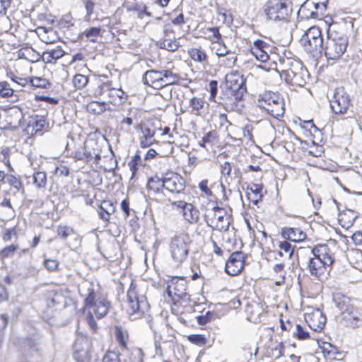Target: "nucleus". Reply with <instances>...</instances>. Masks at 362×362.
<instances>
[{
	"label": "nucleus",
	"mask_w": 362,
	"mask_h": 362,
	"mask_svg": "<svg viewBox=\"0 0 362 362\" xmlns=\"http://www.w3.org/2000/svg\"><path fill=\"white\" fill-rule=\"evenodd\" d=\"M6 179V182L17 190H20L21 188H23L22 182L15 175L11 174L7 175Z\"/></svg>",
	"instance_id": "48"
},
{
	"label": "nucleus",
	"mask_w": 362,
	"mask_h": 362,
	"mask_svg": "<svg viewBox=\"0 0 362 362\" xmlns=\"http://www.w3.org/2000/svg\"><path fill=\"white\" fill-rule=\"evenodd\" d=\"M321 349L325 356L327 357L329 359H335L337 358V355L340 354L337 351V348L329 343H324Z\"/></svg>",
	"instance_id": "40"
},
{
	"label": "nucleus",
	"mask_w": 362,
	"mask_h": 362,
	"mask_svg": "<svg viewBox=\"0 0 362 362\" xmlns=\"http://www.w3.org/2000/svg\"><path fill=\"white\" fill-rule=\"evenodd\" d=\"M209 181L203 180L199 183V188L206 196H212V191L209 187Z\"/></svg>",
	"instance_id": "57"
},
{
	"label": "nucleus",
	"mask_w": 362,
	"mask_h": 362,
	"mask_svg": "<svg viewBox=\"0 0 362 362\" xmlns=\"http://www.w3.org/2000/svg\"><path fill=\"white\" fill-rule=\"evenodd\" d=\"M164 188L171 193L180 194L185 188V182L180 175L170 172L164 176Z\"/></svg>",
	"instance_id": "17"
},
{
	"label": "nucleus",
	"mask_w": 362,
	"mask_h": 362,
	"mask_svg": "<svg viewBox=\"0 0 362 362\" xmlns=\"http://www.w3.org/2000/svg\"><path fill=\"white\" fill-rule=\"evenodd\" d=\"M257 106L265 110L275 118L284 114V103L279 94L274 92H265L258 97Z\"/></svg>",
	"instance_id": "5"
},
{
	"label": "nucleus",
	"mask_w": 362,
	"mask_h": 362,
	"mask_svg": "<svg viewBox=\"0 0 362 362\" xmlns=\"http://www.w3.org/2000/svg\"><path fill=\"white\" fill-rule=\"evenodd\" d=\"M214 313L207 311L204 315L197 317V321L199 325H204L214 319Z\"/></svg>",
	"instance_id": "53"
},
{
	"label": "nucleus",
	"mask_w": 362,
	"mask_h": 362,
	"mask_svg": "<svg viewBox=\"0 0 362 362\" xmlns=\"http://www.w3.org/2000/svg\"><path fill=\"white\" fill-rule=\"evenodd\" d=\"M3 115L7 119V126L18 127L23 119L21 109L16 106L11 107L7 112H3Z\"/></svg>",
	"instance_id": "24"
},
{
	"label": "nucleus",
	"mask_w": 362,
	"mask_h": 362,
	"mask_svg": "<svg viewBox=\"0 0 362 362\" xmlns=\"http://www.w3.org/2000/svg\"><path fill=\"white\" fill-rule=\"evenodd\" d=\"M36 33L40 39L47 44L53 43L58 39L56 31L50 28L38 27L36 29Z\"/></svg>",
	"instance_id": "26"
},
{
	"label": "nucleus",
	"mask_w": 362,
	"mask_h": 362,
	"mask_svg": "<svg viewBox=\"0 0 362 362\" xmlns=\"http://www.w3.org/2000/svg\"><path fill=\"white\" fill-rule=\"evenodd\" d=\"M349 300L343 297L337 306L342 313V319L346 325L351 327H358L362 325V310L353 305H346Z\"/></svg>",
	"instance_id": "12"
},
{
	"label": "nucleus",
	"mask_w": 362,
	"mask_h": 362,
	"mask_svg": "<svg viewBox=\"0 0 362 362\" xmlns=\"http://www.w3.org/2000/svg\"><path fill=\"white\" fill-rule=\"evenodd\" d=\"M64 55V52L59 47L53 49L47 50L44 52V57H47L48 62L51 59H58Z\"/></svg>",
	"instance_id": "44"
},
{
	"label": "nucleus",
	"mask_w": 362,
	"mask_h": 362,
	"mask_svg": "<svg viewBox=\"0 0 362 362\" xmlns=\"http://www.w3.org/2000/svg\"><path fill=\"white\" fill-rule=\"evenodd\" d=\"M348 45V38L337 34L328 36L325 47V54L328 59L337 60L344 53Z\"/></svg>",
	"instance_id": "10"
},
{
	"label": "nucleus",
	"mask_w": 362,
	"mask_h": 362,
	"mask_svg": "<svg viewBox=\"0 0 362 362\" xmlns=\"http://www.w3.org/2000/svg\"><path fill=\"white\" fill-rule=\"evenodd\" d=\"M185 219L189 223H194L199 219L198 211L193 208L191 204H188L182 211Z\"/></svg>",
	"instance_id": "36"
},
{
	"label": "nucleus",
	"mask_w": 362,
	"mask_h": 362,
	"mask_svg": "<svg viewBox=\"0 0 362 362\" xmlns=\"http://www.w3.org/2000/svg\"><path fill=\"white\" fill-rule=\"evenodd\" d=\"M74 356L77 362H87L89 358L90 344L86 337H78L74 346Z\"/></svg>",
	"instance_id": "18"
},
{
	"label": "nucleus",
	"mask_w": 362,
	"mask_h": 362,
	"mask_svg": "<svg viewBox=\"0 0 362 362\" xmlns=\"http://www.w3.org/2000/svg\"><path fill=\"white\" fill-rule=\"evenodd\" d=\"M88 78L83 74H76L72 80L73 84L76 88L82 89L88 83Z\"/></svg>",
	"instance_id": "46"
},
{
	"label": "nucleus",
	"mask_w": 362,
	"mask_h": 362,
	"mask_svg": "<svg viewBox=\"0 0 362 362\" xmlns=\"http://www.w3.org/2000/svg\"><path fill=\"white\" fill-rule=\"evenodd\" d=\"M186 281L183 278L173 277L168 284L167 293L176 302L186 296Z\"/></svg>",
	"instance_id": "16"
},
{
	"label": "nucleus",
	"mask_w": 362,
	"mask_h": 362,
	"mask_svg": "<svg viewBox=\"0 0 362 362\" xmlns=\"http://www.w3.org/2000/svg\"><path fill=\"white\" fill-rule=\"evenodd\" d=\"M101 29L100 28L93 27L90 29L85 30L83 34L91 42H95L97 37L100 35Z\"/></svg>",
	"instance_id": "47"
},
{
	"label": "nucleus",
	"mask_w": 362,
	"mask_h": 362,
	"mask_svg": "<svg viewBox=\"0 0 362 362\" xmlns=\"http://www.w3.org/2000/svg\"><path fill=\"white\" fill-rule=\"evenodd\" d=\"M204 218L209 227L218 230H227L231 219L228 209L219 206L206 208Z\"/></svg>",
	"instance_id": "7"
},
{
	"label": "nucleus",
	"mask_w": 362,
	"mask_h": 362,
	"mask_svg": "<svg viewBox=\"0 0 362 362\" xmlns=\"http://www.w3.org/2000/svg\"><path fill=\"white\" fill-rule=\"evenodd\" d=\"M141 134L142 136L140 139V146L141 148H147L156 141L153 139L155 132L148 127L141 128Z\"/></svg>",
	"instance_id": "31"
},
{
	"label": "nucleus",
	"mask_w": 362,
	"mask_h": 362,
	"mask_svg": "<svg viewBox=\"0 0 362 362\" xmlns=\"http://www.w3.org/2000/svg\"><path fill=\"white\" fill-rule=\"evenodd\" d=\"M237 57L235 53L229 52L226 55L218 57V64L224 68H231L235 65Z\"/></svg>",
	"instance_id": "37"
},
{
	"label": "nucleus",
	"mask_w": 362,
	"mask_h": 362,
	"mask_svg": "<svg viewBox=\"0 0 362 362\" xmlns=\"http://www.w3.org/2000/svg\"><path fill=\"white\" fill-rule=\"evenodd\" d=\"M215 139V133L209 132L199 141V145L203 148H206V144L212 143Z\"/></svg>",
	"instance_id": "55"
},
{
	"label": "nucleus",
	"mask_w": 362,
	"mask_h": 362,
	"mask_svg": "<svg viewBox=\"0 0 362 362\" xmlns=\"http://www.w3.org/2000/svg\"><path fill=\"white\" fill-rule=\"evenodd\" d=\"M57 235L63 240L66 239L69 236H74L76 244L80 242L79 236L74 232V229L67 226H59L57 230Z\"/></svg>",
	"instance_id": "34"
},
{
	"label": "nucleus",
	"mask_w": 362,
	"mask_h": 362,
	"mask_svg": "<svg viewBox=\"0 0 362 362\" xmlns=\"http://www.w3.org/2000/svg\"><path fill=\"white\" fill-rule=\"evenodd\" d=\"M13 90L10 88L9 85L6 82L0 83V96L8 98L13 96Z\"/></svg>",
	"instance_id": "50"
},
{
	"label": "nucleus",
	"mask_w": 362,
	"mask_h": 362,
	"mask_svg": "<svg viewBox=\"0 0 362 362\" xmlns=\"http://www.w3.org/2000/svg\"><path fill=\"white\" fill-rule=\"evenodd\" d=\"M60 24L61 25L67 28L69 26H73L74 23L72 16L70 14H66L63 16L60 20Z\"/></svg>",
	"instance_id": "62"
},
{
	"label": "nucleus",
	"mask_w": 362,
	"mask_h": 362,
	"mask_svg": "<svg viewBox=\"0 0 362 362\" xmlns=\"http://www.w3.org/2000/svg\"><path fill=\"white\" fill-rule=\"evenodd\" d=\"M279 255L283 256L284 255H287L289 258H291L294 252V247L288 241L281 242L279 244Z\"/></svg>",
	"instance_id": "43"
},
{
	"label": "nucleus",
	"mask_w": 362,
	"mask_h": 362,
	"mask_svg": "<svg viewBox=\"0 0 362 362\" xmlns=\"http://www.w3.org/2000/svg\"><path fill=\"white\" fill-rule=\"evenodd\" d=\"M226 86L235 98H241L246 92L245 79L238 71H232L225 77Z\"/></svg>",
	"instance_id": "13"
},
{
	"label": "nucleus",
	"mask_w": 362,
	"mask_h": 362,
	"mask_svg": "<svg viewBox=\"0 0 362 362\" xmlns=\"http://www.w3.org/2000/svg\"><path fill=\"white\" fill-rule=\"evenodd\" d=\"M18 248V247L15 245H11L8 247H6L0 251V256L2 258L8 257L12 255Z\"/></svg>",
	"instance_id": "56"
},
{
	"label": "nucleus",
	"mask_w": 362,
	"mask_h": 362,
	"mask_svg": "<svg viewBox=\"0 0 362 362\" xmlns=\"http://www.w3.org/2000/svg\"><path fill=\"white\" fill-rule=\"evenodd\" d=\"M108 83H100L93 90V95L95 98H101L105 93V90H107Z\"/></svg>",
	"instance_id": "54"
},
{
	"label": "nucleus",
	"mask_w": 362,
	"mask_h": 362,
	"mask_svg": "<svg viewBox=\"0 0 362 362\" xmlns=\"http://www.w3.org/2000/svg\"><path fill=\"white\" fill-rule=\"evenodd\" d=\"M73 156L76 160H83L87 163L88 162V157L86 151L83 150V147H82L79 150H76L74 152H73Z\"/></svg>",
	"instance_id": "61"
},
{
	"label": "nucleus",
	"mask_w": 362,
	"mask_h": 362,
	"mask_svg": "<svg viewBox=\"0 0 362 362\" xmlns=\"http://www.w3.org/2000/svg\"><path fill=\"white\" fill-rule=\"evenodd\" d=\"M245 312L247 315V319L256 323L261 321V316L264 313V309L262 305L255 303L247 305Z\"/></svg>",
	"instance_id": "25"
},
{
	"label": "nucleus",
	"mask_w": 362,
	"mask_h": 362,
	"mask_svg": "<svg viewBox=\"0 0 362 362\" xmlns=\"http://www.w3.org/2000/svg\"><path fill=\"white\" fill-rule=\"evenodd\" d=\"M127 98L125 93L121 88H115L111 86L108 104L117 105L121 104Z\"/></svg>",
	"instance_id": "32"
},
{
	"label": "nucleus",
	"mask_w": 362,
	"mask_h": 362,
	"mask_svg": "<svg viewBox=\"0 0 362 362\" xmlns=\"http://www.w3.org/2000/svg\"><path fill=\"white\" fill-rule=\"evenodd\" d=\"M281 236L286 240L293 242H301L304 240L306 233L298 228L284 227L281 229Z\"/></svg>",
	"instance_id": "23"
},
{
	"label": "nucleus",
	"mask_w": 362,
	"mask_h": 362,
	"mask_svg": "<svg viewBox=\"0 0 362 362\" xmlns=\"http://www.w3.org/2000/svg\"><path fill=\"white\" fill-rule=\"evenodd\" d=\"M179 79L178 75L171 70H148L143 77L144 83L155 89H160L164 86L176 83Z\"/></svg>",
	"instance_id": "6"
},
{
	"label": "nucleus",
	"mask_w": 362,
	"mask_h": 362,
	"mask_svg": "<svg viewBox=\"0 0 362 362\" xmlns=\"http://www.w3.org/2000/svg\"><path fill=\"white\" fill-rule=\"evenodd\" d=\"M272 61L275 65L273 69L280 73L286 83L292 86H302L305 83L306 71L299 61L290 57L272 54Z\"/></svg>",
	"instance_id": "1"
},
{
	"label": "nucleus",
	"mask_w": 362,
	"mask_h": 362,
	"mask_svg": "<svg viewBox=\"0 0 362 362\" xmlns=\"http://www.w3.org/2000/svg\"><path fill=\"white\" fill-rule=\"evenodd\" d=\"M140 161V157L138 155H135L132 159L128 163V165L132 172L131 178H133L137 172L139 163Z\"/></svg>",
	"instance_id": "51"
},
{
	"label": "nucleus",
	"mask_w": 362,
	"mask_h": 362,
	"mask_svg": "<svg viewBox=\"0 0 362 362\" xmlns=\"http://www.w3.org/2000/svg\"><path fill=\"white\" fill-rule=\"evenodd\" d=\"M250 51L252 54L262 62H266L270 59L271 56L269 54L270 46L262 40L254 41Z\"/></svg>",
	"instance_id": "21"
},
{
	"label": "nucleus",
	"mask_w": 362,
	"mask_h": 362,
	"mask_svg": "<svg viewBox=\"0 0 362 362\" xmlns=\"http://www.w3.org/2000/svg\"><path fill=\"white\" fill-rule=\"evenodd\" d=\"M299 42L307 52L313 56L320 54L323 49V38L320 29L317 26L309 28L303 34Z\"/></svg>",
	"instance_id": "8"
},
{
	"label": "nucleus",
	"mask_w": 362,
	"mask_h": 362,
	"mask_svg": "<svg viewBox=\"0 0 362 362\" xmlns=\"http://www.w3.org/2000/svg\"><path fill=\"white\" fill-rule=\"evenodd\" d=\"M123 307L132 320L142 317L148 310L149 305L146 297L139 293L136 286L133 282L130 284Z\"/></svg>",
	"instance_id": "4"
},
{
	"label": "nucleus",
	"mask_w": 362,
	"mask_h": 362,
	"mask_svg": "<svg viewBox=\"0 0 362 362\" xmlns=\"http://www.w3.org/2000/svg\"><path fill=\"white\" fill-rule=\"evenodd\" d=\"M305 319L308 326L317 332H320L324 328L327 320L325 315L318 308L306 313Z\"/></svg>",
	"instance_id": "19"
},
{
	"label": "nucleus",
	"mask_w": 362,
	"mask_h": 362,
	"mask_svg": "<svg viewBox=\"0 0 362 362\" xmlns=\"http://www.w3.org/2000/svg\"><path fill=\"white\" fill-rule=\"evenodd\" d=\"M30 82L31 85L36 88H45L49 86L48 81L45 78L34 77L30 78Z\"/></svg>",
	"instance_id": "49"
},
{
	"label": "nucleus",
	"mask_w": 362,
	"mask_h": 362,
	"mask_svg": "<svg viewBox=\"0 0 362 362\" xmlns=\"http://www.w3.org/2000/svg\"><path fill=\"white\" fill-rule=\"evenodd\" d=\"M204 34L206 37L211 42V44L222 40V36L219 32V29L217 27L206 28Z\"/></svg>",
	"instance_id": "39"
},
{
	"label": "nucleus",
	"mask_w": 362,
	"mask_h": 362,
	"mask_svg": "<svg viewBox=\"0 0 362 362\" xmlns=\"http://www.w3.org/2000/svg\"><path fill=\"white\" fill-rule=\"evenodd\" d=\"M319 4L312 3L305 4L303 5L298 11V16L301 18L309 19V18H317L319 17L317 11H313V8L317 9Z\"/></svg>",
	"instance_id": "27"
},
{
	"label": "nucleus",
	"mask_w": 362,
	"mask_h": 362,
	"mask_svg": "<svg viewBox=\"0 0 362 362\" xmlns=\"http://www.w3.org/2000/svg\"><path fill=\"white\" fill-rule=\"evenodd\" d=\"M83 150L86 151L88 161L98 163L100 160V149L98 143L93 139H88L84 142Z\"/></svg>",
	"instance_id": "22"
},
{
	"label": "nucleus",
	"mask_w": 362,
	"mask_h": 362,
	"mask_svg": "<svg viewBox=\"0 0 362 362\" xmlns=\"http://www.w3.org/2000/svg\"><path fill=\"white\" fill-rule=\"evenodd\" d=\"M265 13L274 21H287L291 13L286 0H269L266 4Z\"/></svg>",
	"instance_id": "11"
},
{
	"label": "nucleus",
	"mask_w": 362,
	"mask_h": 362,
	"mask_svg": "<svg viewBox=\"0 0 362 362\" xmlns=\"http://www.w3.org/2000/svg\"><path fill=\"white\" fill-rule=\"evenodd\" d=\"M55 174L59 177H67L69 174V169L65 165H60L56 168Z\"/></svg>",
	"instance_id": "63"
},
{
	"label": "nucleus",
	"mask_w": 362,
	"mask_h": 362,
	"mask_svg": "<svg viewBox=\"0 0 362 362\" xmlns=\"http://www.w3.org/2000/svg\"><path fill=\"white\" fill-rule=\"evenodd\" d=\"M204 100L199 98H192L190 100V106L193 110L199 111L203 107Z\"/></svg>",
	"instance_id": "59"
},
{
	"label": "nucleus",
	"mask_w": 362,
	"mask_h": 362,
	"mask_svg": "<svg viewBox=\"0 0 362 362\" xmlns=\"http://www.w3.org/2000/svg\"><path fill=\"white\" fill-rule=\"evenodd\" d=\"M164 188V177L160 178L158 176H154L149 178L147 183V189L151 194H158Z\"/></svg>",
	"instance_id": "29"
},
{
	"label": "nucleus",
	"mask_w": 362,
	"mask_h": 362,
	"mask_svg": "<svg viewBox=\"0 0 362 362\" xmlns=\"http://www.w3.org/2000/svg\"><path fill=\"white\" fill-rule=\"evenodd\" d=\"M293 337L299 340H305L310 338V334L300 325L296 324L293 331Z\"/></svg>",
	"instance_id": "41"
},
{
	"label": "nucleus",
	"mask_w": 362,
	"mask_h": 362,
	"mask_svg": "<svg viewBox=\"0 0 362 362\" xmlns=\"http://www.w3.org/2000/svg\"><path fill=\"white\" fill-rule=\"evenodd\" d=\"M190 58L197 62L204 63L207 62V55L201 47H192L188 50Z\"/></svg>",
	"instance_id": "35"
},
{
	"label": "nucleus",
	"mask_w": 362,
	"mask_h": 362,
	"mask_svg": "<svg viewBox=\"0 0 362 362\" xmlns=\"http://www.w3.org/2000/svg\"><path fill=\"white\" fill-rule=\"evenodd\" d=\"M243 266L244 260L243 253L235 252L230 255L227 261L226 264V272L231 276H235L242 271Z\"/></svg>",
	"instance_id": "20"
},
{
	"label": "nucleus",
	"mask_w": 362,
	"mask_h": 362,
	"mask_svg": "<svg viewBox=\"0 0 362 362\" xmlns=\"http://www.w3.org/2000/svg\"><path fill=\"white\" fill-rule=\"evenodd\" d=\"M329 103L332 110L335 114H344L350 106L351 99L343 88H338L335 90Z\"/></svg>",
	"instance_id": "15"
},
{
	"label": "nucleus",
	"mask_w": 362,
	"mask_h": 362,
	"mask_svg": "<svg viewBox=\"0 0 362 362\" xmlns=\"http://www.w3.org/2000/svg\"><path fill=\"white\" fill-rule=\"evenodd\" d=\"M211 49L215 52L216 54L220 57L226 55L227 53L230 52L226 45L223 42L222 40L212 44Z\"/></svg>",
	"instance_id": "42"
},
{
	"label": "nucleus",
	"mask_w": 362,
	"mask_h": 362,
	"mask_svg": "<svg viewBox=\"0 0 362 362\" xmlns=\"http://www.w3.org/2000/svg\"><path fill=\"white\" fill-rule=\"evenodd\" d=\"M46 126V122L42 117L37 118L30 122L27 127L26 131L28 134H40Z\"/></svg>",
	"instance_id": "33"
},
{
	"label": "nucleus",
	"mask_w": 362,
	"mask_h": 362,
	"mask_svg": "<svg viewBox=\"0 0 362 362\" xmlns=\"http://www.w3.org/2000/svg\"><path fill=\"white\" fill-rule=\"evenodd\" d=\"M163 33V37L158 42V46L168 51H176L180 46L178 42V39L180 38V32H177L170 25H165Z\"/></svg>",
	"instance_id": "14"
},
{
	"label": "nucleus",
	"mask_w": 362,
	"mask_h": 362,
	"mask_svg": "<svg viewBox=\"0 0 362 362\" xmlns=\"http://www.w3.org/2000/svg\"><path fill=\"white\" fill-rule=\"evenodd\" d=\"M109 109V107H107L106 102L93 100L87 105L88 111L93 114L99 115Z\"/></svg>",
	"instance_id": "38"
},
{
	"label": "nucleus",
	"mask_w": 362,
	"mask_h": 362,
	"mask_svg": "<svg viewBox=\"0 0 362 362\" xmlns=\"http://www.w3.org/2000/svg\"><path fill=\"white\" fill-rule=\"evenodd\" d=\"M311 252L313 257H309L306 269L310 275L320 279L333 264L334 254L327 245L316 246Z\"/></svg>",
	"instance_id": "2"
},
{
	"label": "nucleus",
	"mask_w": 362,
	"mask_h": 362,
	"mask_svg": "<svg viewBox=\"0 0 362 362\" xmlns=\"http://www.w3.org/2000/svg\"><path fill=\"white\" fill-rule=\"evenodd\" d=\"M18 57L34 63L40 59V54L31 47H23L19 50Z\"/></svg>",
	"instance_id": "30"
},
{
	"label": "nucleus",
	"mask_w": 362,
	"mask_h": 362,
	"mask_svg": "<svg viewBox=\"0 0 362 362\" xmlns=\"http://www.w3.org/2000/svg\"><path fill=\"white\" fill-rule=\"evenodd\" d=\"M103 362H119V355L114 351H107L103 357Z\"/></svg>",
	"instance_id": "58"
},
{
	"label": "nucleus",
	"mask_w": 362,
	"mask_h": 362,
	"mask_svg": "<svg viewBox=\"0 0 362 362\" xmlns=\"http://www.w3.org/2000/svg\"><path fill=\"white\" fill-rule=\"evenodd\" d=\"M190 243V238L186 234L175 235L171 239L169 250L171 257L176 264H180L187 259Z\"/></svg>",
	"instance_id": "9"
},
{
	"label": "nucleus",
	"mask_w": 362,
	"mask_h": 362,
	"mask_svg": "<svg viewBox=\"0 0 362 362\" xmlns=\"http://www.w3.org/2000/svg\"><path fill=\"white\" fill-rule=\"evenodd\" d=\"M209 88L211 93L210 98H215L218 90V83L216 81H211L209 83Z\"/></svg>",
	"instance_id": "64"
},
{
	"label": "nucleus",
	"mask_w": 362,
	"mask_h": 362,
	"mask_svg": "<svg viewBox=\"0 0 362 362\" xmlns=\"http://www.w3.org/2000/svg\"><path fill=\"white\" fill-rule=\"evenodd\" d=\"M34 184L37 188H44L47 183V176L45 172H37L33 175Z\"/></svg>",
	"instance_id": "45"
},
{
	"label": "nucleus",
	"mask_w": 362,
	"mask_h": 362,
	"mask_svg": "<svg viewBox=\"0 0 362 362\" xmlns=\"http://www.w3.org/2000/svg\"><path fill=\"white\" fill-rule=\"evenodd\" d=\"M110 308V303L102 297L96 298L93 292H90L85 299L84 313L86 315V321L90 327L94 331L97 330V325L94 317L100 319L104 317Z\"/></svg>",
	"instance_id": "3"
},
{
	"label": "nucleus",
	"mask_w": 362,
	"mask_h": 362,
	"mask_svg": "<svg viewBox=\"0 0 362 362\" xmlns=\"http://www.w3.org/2000/svg\"><path fill=\"white\" fill-rule=\"evenodd\" d=\"M187 339L198 346H202L206 344V338L202 334H190L188 335Z\"/></svg>",
	"instance_id": "52"
},
{
	"label": "nucleus",
	"mask_w": 362,
	"mask_h": 362,
	"mask_svg": "<svg viewBox=\"0 0 362 362\" xmlns=\"http://www.w3.org/2000/svg\"><path fill=\"white\" fill-rule=\"evenodd\" d=\"M45 267L49 271H54L57 269L59 262L56 259H47L44 262Z\"/></svg>",
	"instance_id": "60"
},
{
	"label": "nucleus",
	"mask_w": 362,
	"mask_h": 362,
	"mask_svg": "<svg viewBox=\"0 0 362 362\" xmlns=\"http://www.w3.org/2000/svg\"><path fill=\"white\" fill-rule=\"evenodd\" d=\"M248 199L257 204L263 197V187L262 185L252 184L247 187Z\"/></svg>",
	"instance_id": "28"
}]
</instances>
